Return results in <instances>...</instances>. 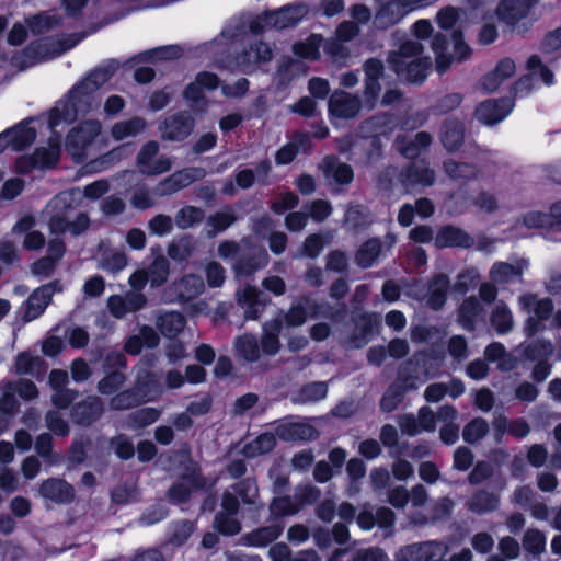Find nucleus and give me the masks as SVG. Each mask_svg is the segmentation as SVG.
Returning <instances> with one entry per match:
<instances>
[{"label": "nucleus", "mask_w": 561, "mask_h": 561, "mask_svg": "<svg viewBox=\"0 0 561 561\" xmlns=\"http://www.w3.org/2000/svg\"><path fill=\"white\" fill-rule=\"evenodd\" d=\"M523 310L529 313L525 331L533 335L543 329L542 321L548 320L552 313L553 305L549 298H538L536 295H524L519 298Z\"/></svg>", "instance_id": "1a4fd4ad"}, {"label": "nucleus", "mask_w": 561, "mask_h": 561, "mask_svg": "<svg viewBox=\"0 0 561 561\" xmlns=\"http://www.w3.org/2000/svg\"><path fill=\"white\" fill-rule=\"evenodd\" d=\"M236 220L234 215L231 210L227 209L219 211L214 216L209 217L208 225L210 227V233H218L228 228Z\"/></svg>", "instance_id": "680f3d73"}, {"label": "nucleus", "mask_w": 561, "mask_h": 561, "mask_svg": "<svg viewBox=\"0 0 561 561\" xmlns=\"http://www.w3.org/2000/svg\"><path fill=\"white\" fill-rule=\"evenodd\" d=\"M137 391L141 393L139 398H136V394L129 391L117 394L112 399V408L115 410L128 409L137 402L150 401L161 394V388L153 381L152 377H149L146 382H139Z\"/></svg>", "instance_id": "2eb2a0df"}, {"label": "nucleus", "mask_w": 561, "mask_h": 561, "mask_svg": "<svg viewBox=\"0 0 561 561\" xmlns=\"http://www.w3.org/2000/svg\"><path fill=\"white\" fill-rule=\"evenodd\" d=\"M325 50V41L320 35H310L302 42L294 45V53L302 58L316 60L320 57V48Z\"/></svg>", "instance_id": "72a5a7b5"}, {"label": "nucleus", "mask_w": 561, "mask_h": 561, "mask_svg": "<svg viewBox=\"0 0 561 561\" xmlns=\"http://www.w3.org/2000/svg\"><path fill=\"white\" fill-rule=\"evenodd\" d=\"M359 110V99L343 91H335L329 100V112L334 118H352Z\"/></svg>", "instance_id": "dca6fc26"}, {"label": "nucleus", "mask_w": 561, "mask_h": 561, "mask_svg": "<svg viewBox=\"0 0 561 561\" xmlns=\"http://www.w3.org/2000/svg\"><path fill=\"white\" fill-rule=\"evenodd\" d=\"M283 527L279 525H272L268 527L260 528L247 536V543L253 547H263L272 542L282 534Z\"/></svg>", "instance_id": "37998d69"}, {"label": "nucleus", "mask_w": 561, "mask_h": 561, "mask_svg": "<svg viewBox=\"0 0 561 561\" xmlns=\"http://www.w3.org/2000/svg\"><path fill=\"white\" fill-rule=\"evenodd\" d=\"M388 62L402 80L421 82L427 76L432 60L424 54V46L413 39L404 41L388 56Z\"/></svg>", "instance_id": "7ed1b4c3"}, {"label": "nucleus", "mask_w": 561, "mask_h": 561, "mask_svg": "<svg viewBox=\"0 0 561 561\" xmlns=\"http://www.w3.org/2000/svg\"><path fill=\"white\" fill-rule=\"evenodd\" d=\"M159 343V336L151 328H142L139 335H134L128 339L125 344L127 353L137 355L141 352L142 347L152 348Z\"/></svg>", "instance_id": "2f4dec72"}, {"label": "nucleus", "mask_w": 561, "mask_h": 561, "mask_svg": "<svg viewBox=\"0 0 561 561\" xmlns=\"http://www.w3.org/2000/svg\"><path fill=\"white\" fill-rule=\"evenodd\" d=\"M497 15L516 33L526 32L536 20L528 0H503L497 7Z\"/></svg>", "instance_id": "0eeeda50"}, {"label": "nucleus", "mask_w": 561, "mask_h": 561, "mask_svg": "<svg viewBox=\"0 0 561 561\" xmlns=\"http://www.w3.org/2000/svg\"><path fill=\"white\" fill-rule=\"evenodd\" d=\"M513 108L511 100H489L481 103L477 108L478 118L485 124H494L505 118Z\"/></svg>", "instance_id": "5701e85b"}, {"label": "nucleus", "mask_w": 561, "mask_h": 561, "mask_svg": "<svg viewBox=\"0 0 561 561\" xmlns=\"http://www.w3.org/2000/svg\"><path fill=\"white\" fill-rule=\"evenodd\" d=\"M38 391L35 385L30 381L22 379L18 382H8L0 388V432L8 428V422L4 419L5 414H9L16 410L18 402L16 396L21 399L28 401L36 398Z\"/></svg>", "instance_id": "423d86ee"}, {"label": "nucleus", "mask_w": 561, "mask_h": 561, "mask_svg": "<svg viewBox=\"0 0 561 561\" xmlns=\"http://www.w3.org/2000/svg\"><path fill=\"white\" fill-rule=\"evenodd\" d=\"M60 154V138L51 136L47 147L36 148L33 154L22 156L16 161V169L21 173L30 172L34 169L43 170L51 168L57 162Z\"/></svg>", "instance_id": "6e6552de"}, {"label": "nucleus", "mask_w": 561, "mask_h": 561, "mask_svg": "<svg viewBox=\"0 0 561 561\" xmlns=\"http://www.w3.org/2000/svg\"><path fill=\"white\" fill-rule=\"evenodd\" d=\"M233 515L234 514L221 512L216 516L215 524L220 533L236 535L240 531V525Z\"/></svg>", "instance_id": "e2e57ef3"}, {"label": "nucleus", "mask_w": 561, "mask_h": 561, "mask_svg": "<svg viewBox=\"0 0 561 561\" xmlns=\"http://www.w3.org/2000/svg\"><path fill=\"white\" fill-rule=\"evenodd\" d=\"M516 71L515 61L511 58L501 59L495 68L488 73L481 81V87L486 92H493L501 87V84Z\"/></svg>", "instance_id": "b1692460"}, {"label": "nucleus", "mask_w": 561, "mask_h": 561, "mask_svg": "<svg viewBox=\"0 0 561 561\" xmlns=\"http://www.w3.org/2000/svg\"><path fill=\"white\" fill-rule=\"evenodd\" d=\"M282 330V323L278 321L270 322L264 327L262 337V348L265 354L274 355L279 350L278 334Z\"/></svg>", "instance_id": "a18cd8bd"}, {"label": "nucleus", "mask_w": 561, "mask_h": 561, "mask_svg": "<svg viewBox=\"0 0 561 561\" xmlns=\"http://www.w3.org/2000/svg\"><path fill=\"white\" fill-rule=\"evenodd\" d=\"M271 58V48L265 43H259L255 48H251L238 58V66L242 71H248L253 64L267 61Z\"/></svg>", "instance_id": "e433bc0d"}, {"label": "nucleus", "mask_w": 561, "mask_h": 561, "mask_svg": "<svg viewBox=\"0 0 561 561\" xmlns=\"http://www.w3.org/2000/svg\"><path fill=\"white\" fill-rule=\"evenodd\" d=\"M35 225L32 216H24L12 228L13 234H23V248L28 251H38L45 244V237L35 229Z\"/></svg>", "instance_id": "f3484780"}, {"label": "nucleus", "mask_w": 561, "mask_h": 561, "mask_svg": "<svg viewBox=\"0 0 561 561\" xmlns=\"http://www.w3.org/2000/svg\"><path fill=\"white\" fill-rule=\"evenodd\" d=\"M193 130V119L188 114L170 116L160 125L162 138L169 140H182Z\"/></svg>", "instance_id": "6ab92c4d"}, {"label": "nucleus", "mask_w": 561, "mask_h": 561, "mask_svg": "<svg viewBox=\"0 0 561 561\" xmlns=\"http://www.w3.org/2000/svg\"><path fill=\"white\" fill-rule=\"evenodd\" d=\"M528 267V262L525 260L516 261L515 263H495L490 270V278L497 284H505L514 280L523 274Z\"/></svg>", "instance_id": "a878e982"}, {"label": "nucleus", "mask_w": 561, "mask_h": 561, "mask_svg": "<svg viewBox=\"0 0 561 561\" xmlns=\"http://www.w3.org/2000/svg\"><path fill=\"white\" fill-rule=\"evenodd\" d=\"M522 224L528 229L556 227L561 231V202L551 207L550 214L539 211L526 214Z\"/></svg>", "instance_id": "393cba45"}, {"label": "nucleus", "mask_w": 561, "mask_h": 561, "mask_svg": "<svg viewBox=\"0 0 561 561\" xmlns=\"http://www.w3.org/2000/svg\"><path fill=\"white\" fill-rule=\"evenodd\" d=\"M448 553V547L436 541L411 545L400 550L396 561H438Z\"/></svg>", "instance_id": "f8f14e48"}, {"label": "nucleus", "mask_w": 561, "mask_h": 561, "mask_svg": "<svg viewBox=\"0 0 561 561\" xmlns=\"http://www.w3.org/2000/svg\"><path fill=\"white\" fill-rule=\"evenodd\" d=\"M108 146L99 121L81 122L70 129L66 138V150L76 161H82Z\"/></svg>", "instance_id": "20e7f679"}, {"label": "nucleus", "mask_w": 561, "mask_h": 561, "mask_svg": "<svg viewBox=\"0 0 561 561\" xmlns=\"http://www.w3.org/2000/svg\"><path fill=\"white\" fill-rule=\"evenodd\" d=\"M128 151V148L125 146L117 147L98 160H94L90 163V168L94 172H101L112 165L114 162L121 160Z\"/></svg>", "instance_id": "864d4df0"}, {"label": "nucleus", "mask_w": 561, "mask_h": 561, "mask_svg": "<svg viewBox=\"0 0 561 561\" xmlns=\"http://www.w3.org/2000/svg\"><path fill=\"white\" fill-rule=\"evenodd\" d=\"M323 170L328 179H332L341 184L350 183L353 179L352 169L347 164L337 162L332 157L325 158Z\"/></svg>", "instance_id": "c9c22d12"}, {"label": "nucleus", "mask_w": 561, "mask_h": 561, "mask_svg": "<svg viewBox=\"0 0 561 561\" xmlns=\"http://www.w3.org/2000/svg\"><path fill=\"white\" fill-rule=\"evenodd\" d=\"M434 174L424 162H416L408 169L404 182L407 185L427 186L433 183Z\"/></svg>", "instance_id": "79ce46f5"}, {"label": "nucleus", "mask_w": 561, "mask_h": 561, "mask_svg": "<svg viewBox=\"0 0 561 561\" xmlns=\"http://www.w3.org/2000/svg\"><path fill=\"white\" fill-rule=\"evenodd\" d=\"M39 358L33 357L28 353H22L15 359V373L19 375L33 374L39 366Z\"/></svg>", "instance_id": "774afa93"}, {"label": "nucleus", "mask_w": 561, "mask_h": 561, "mask_svg": "<svg viewBox=\"0 0 561 561\" xmlns=\"http://www.w3.org/2000/svg\"><path fill=\"white\" fill-rule=\"evenodd\" d=\"M157 325L168 337L176 336L185 327V319L179 312H165L158 318Z\"/></svg>", "instance_id": "f704fd0d"}, {"label": "nucleus", "mask_w": 561, "mask_h": 561, "mask_svg": "<svg viewBox=\"0 0 561 561\" xmlns=\"http://www.w3.org/2000/svg\"><path fill=\"white\" fill-rule=\"evenodd\" d=\"M237 300L239 306L244 310L247 319L255 320L260 317L266 300L256 288L247 286L237 291Z\"/></svg>", "instance_id": "4be33fe9"}, {"label": "nucleus", "mask_w": 561, "mask_h": 561, "mask_svg": "<svg viewBox=\"0 0 561 561\" xmlns=\"http://www.w3.org/2000/svg\"><path fill=\"white\" fill-rule=\"evenodd\" d=\"M430 144L431 137L426 133L415 134L413 140L408 146L403 144L401 138H398L397 141L398 150L409 158L415 157L420 149L426 148Z\"/></svg>", "instance_id": "8fccbe9b"}, {"label": "nucleus", "mask_w": 561, "mask_h": 561, "mask_svg": "<svg viewBox=\"0 0 561 561\" xmlns=\"http://www.w3.org/2000/svg\"><path fill=\"white\" fill-rule=\"evenodd\" d=\"M275 436L271 433H264L244 447V454L248 457H255L271 451L275 446Z\"/></svg>", "instance_id": "de8ad7c7"}, {"label": "nucleus", "mask_w": 561, "mask_h": 561, "mask_svg": "<svg viewBox=\"0 0 561 561\" xmlns=\"http://www.w3.org/2000/svg\"><path fill=\"white\" fill-rule=\"evenodd\" d=\"M494 424L499 431L508 432L517 437H524L529 432L528 424L523 420L508 423L505 417H499Z\"/></svg>", "instance_id": "bf43d9fd"}, {"label": "nucleus", "mask_w": 561, "mask_h": 561, "mask_svg": "<svg viewBox=\"0 0 561 561\" xmlns=\"http://www.w3.org/2000/svg\"><path fill=\"white\" fill-rule=\"evenodd\" d=\"M497 497L490 493H479L470 501V508L474 512H485L497 506Z\"/></svg>", "instance_id": "338daca9"}, {"label": "nucleus", "mask_w": 561, "mask_h": 561, "mask_svg": "<svg viewBox=\"0 0 561 561\" xmlns=\"http://www.w3.org/2000/svg\"><path fill=\"white\" fill-rule=\"evenodd\" d=\"M485 356L491 362H497V366L502 370H510L515 366L514 358L506 354L504 346L500 343H493L488 346Z\"/></svg>", "instance_id": "09e8293b"}, {"label": "nucleus", "mask_w": 561, "mask_h": 561, "mask_svg": "<svg viewBox=\"0 0 561 561\" xmlns=\"http://www.w3.org/2000/svg\"><path fill=\"white\" fill-rule=\"evenodd\" d=\"M110 188L106 180L95 181L83 191L73 188L55 196L44 210L50 233L61 234L69 232L80 234L89 227L88 216L78 208L83 198L98 199Z\"/></svg>", "instance_id": "f257e3e1"}, {"label": "nucleus", "mask_w": 561, "mask_h": 561, "mask_svg": "<svg viewBox=\"0 0 561 561\" xmlns=\"http://www.w3.org/2000/svg\"><path fill=\"white\" fill-rule=\"evenodd\" d=\"M169 274V264L167 259L160 256L150 266L149 270V282L152 286L161 285Z\"/></svg>", "instance_id": "052dcab7"}, {"label": "nucleus", "mask_w": 561, "mask_h": 561, "mask_svg": "<svg viewBox=\"0 0 561 561\" xmlns=\"http://www.w3.org/2000/svg\"><path fill=\"white\" fill-rule=\"evenodd\" d=\"M359 33L357 24L345 21L336 28V39L325 41V53L330 56L331 60L339 65H344L348 58V50L342 44L343 42L352 41Z\"/></svg>", "instance_id": "9b49d317"}, {"label": "nucleus", "mask_w": 561, "mask_h": 561, "mask_svg": "<svg viewBox=\"0 0 561 561\" xmlns=\"http://www.w3.org/2000/svg\"><path fill=\"white\" fill-rule=\"evenodd\" d=\"M491 323L499 333H506L512 329L513 316L505 304H496L492 312Z\"/></svg>", "instance_id": "49530a36"}, {"label": "nucleus", "mask_w": 561, "mask_h": 561, "mask_svg": "<svg viewBox=\"0 0 561 561\" xmlns=\"http://www.w3.org/2000/svg\"><path fill=\"white\" fill-rule=\"evenodd\" d=\"M159 145L156 141L147 142L137 156V167L142 174L159 175L168 172L172 162L168 157L158 156Z\"/></svg>", "instance_id": "9d476101"}, {"label": "nucleus", "mask_w": 561, "mask_h": 561, "mask_svg": "<svg viewBox=\"0 0 561 561\" xmlns=\"http://www.w3.org/2000/svg\"><path fill=\"white\" fill-rule=\"evenodd\" d=\"M276 433L279 438L285 440H308L317 436L314 427L307 422H288L280 424Z\"/></svg>", "instance_id": "c85d7f7f"}, {"label": "nucleus", "mask_w": 561, "mask_h": 561, "mask_svg": "<svg viewBox=\"0 0 561 561\" xmlns=\"http://www.w3.org/2000/svg\"><path fill=\"white\" fill-rule=\"evenodd\" d=\"M62 287L59 282H54L47 285H44L36 290L33 291V294L28 297L26 305H25V311H24V320L25 321H32L39 317L46 307L49 305L51 296L56 291H61Z\"/></svg>", "instance_id": "4468645a"}, {"label": "nucleus", "mask_w": 561, "mask_h": 561, "mask_svg": "<svg viewBox=\"0 0 561 561\" xmlns=\"http://www.w3.org/2000/svg\"><path fill=\"white\" fill-rule=\"evenodd\" d=\"M145 128L146 122L142 118L135 117L114 124L111 129V136L114 140L121 141L140 134Z\"/></svg>", "instance_id": "473e14b6"}, {"label": "nucleus", "mask_w": 561, "mask_h": 561, "mask_svg": "<svg viewBox=\"0 0 561 561\" xmlns=\"http://www.w3.org/2000/svg\"><path fill=\"white\" fill-rule=\"evenodd\" d=\"M103 411L101 401L96 397H90L84 403L75 409V417L81 424H88L96 419Z\"/></svg>", "instance_id": "58836bf2"}, {"label": "nucleus", "mask_w": 561, "mask_h": 561, "mask_svg": "<svg viewBox=\"0 0 561 561\" xmlns=\"http://www.w3.org/2000/svg\"><path fill=\"white\" fill-rule=\"evenodd\" d=\"M529 76L534 79H540L546 85L553 83V73L542 65L537 56H531L527 61Z\"/></svg>", "instance_id": "5fc2aeb1"}, {"label": "nucleus", "mask_w": 561, "mask_h": 561, "mask_svg": "<svg viewBox=\"0 0 561 561\" xmlns=\"http://www.w3.org/2000/svg\"><path fill=\"white\" fill-rule=\"evenodd\" d=\"M202 218L203 213L201 209L193 206H186L178 213L175 221L180 228L186 229L201 221Z\"/></svg>", "instance_id": "13d9d810"}, {"label": "nucleus", "mask_w": 561, "mask_h": 561, "mask_svg": "<svg viewBox=\"0 0 561 561\" xmlns=\"http://www.w3.org/2000/svg\"><path fill=\"white\" fill-rule=\"evenodd\" d=\"M35 123L37 121L31 119L2 133L1 136H7L5 147H11L13 150L19 151L31 145L36 137Z\"/></svg>", "instance_id": "a211bd4d"}, {"label": "nucleus", "mask_w": 561, "mask_h": 561, "mask_svg": "<svg viewBox=\"0 0 561 561\" xmlns=\"http://www.w3.org/2000/svg\"><path fill=\"white\" fill-rule=\"evenodd\" d=\"M199 486H202V484L198 482L196 472L193 471L191 476L183 477V479L169 491V496L174 502H183L193 490Z\"/></svg>", "instance_id": "a19ab883"}, {"label": "nucleus", "mask_w": 561, "mask_h": 561, "mask_svg": "<svg viewBox=\"0 0 561 561\" xmlns=\"http://www.w3.org/2000/svg\"><path fill=\"white\" fill-rule=\"evenodd\" d=\"M364 71L366 103L373 107L381 90L378 80L382 76L383 65L378 59H369L364 64Z\"/></svg>", "instance_id": "aec40b11"}, {"label": "nucleus", "mask_w": 561, "mask_h": 561, "mask_svg": "<svg viewBox=\"0 0 561 561\" xmlns=\"http://www.w3.org/2000/svg\"><path fill=\"white\" fill-rule=\"evenodd\" d=\"M127 264L126 256L123 252H111L108 255L102 259L101 268L110 273H117L122 271Z\"/></svg>", "instance_id": "0e129e2a"}, {"label": "nucleus", "mask_w": 561, "mask_h": 561, "mask_svg": "<svg viewBox=\"0 0 561 561\" xmlns=\"http://www.w3.org/2000/svg\"><path fill=\"white\" fill-rule=\"evenodd\" d=\"M447 288L448 279L446 276H437L428 287L427 305L433 309H439L445 302Z\"/></svg>", "instance_id": "c03bdc74"}, {"label": "nucleus", "mask_w": 561, "mask_h": 561, "mask_svg": "<svg viewBox=\"0 0 561 561\" xmlns=\"http://www.w3.org/2000/svg\"><path fill=\"white\" fill-rule=\"evenodd\" d=\"M462 127L458 123H448L442 131V142L448 150H455L462 141Z\"/></svg>", "instance_id": "3c124183"}, {"label": "nucleus", "mask_w": 561, "mask_h": 561, "mask_svg": "<svg viewBox=\"0 0 561 561\" xmlns=\"http://www.w3.org/2000/svg\"><path fill=\"white\" fill-rule=\"evenodd\" d=\"M39 493L55 502H67L72 497L71 486L67 482L57 479H49L43 482Z\"/></svg>", "instance_id": "7c9ffc66"}, {"label": "nucleus", "mask_w": 561, "mask_h": 561, "mask_svg": "<svg viewBox=\"0 0 561 561\" xmlns=\"http://www.w3.org/2000/svg\"><path fill=\"white\" fill-rule=\"evenodd\" d=\"M204 176V171L199 169H185L172 174L164 182L159 185V191L162 194H170L182 187L190 185L197 179Z\"/></svg>", "instance_id": "cd10ccee"}, {"label": "nucleus", "mask_w": 561, "mask_h": 561, "mask_svg": "<svg viewBox=\"0 0 561 561\" xmlns=\"http://www.w3.org/2000/svg\"><path fill=\"white\" fill-rule=\"evenodd\" d=\"M108 69L92 71L82 82L77 84L67 98L56 104L49 112L47 123L53 134L69 123L73 122L78 113H83L99 105L94 99V92L111 78Z\"/></svg>", "instance_id": "f03ea898"}, {"label": "nucleus", "mask_w": 561, "mask_h": 561, "mask_svg": "<svg viewBox=\"0 0 561 561\" xmlns=\"http://www.w3.org/2000/svg\"><path fill=\"white\" fill-rule=\"evenodd\" d=\"M26 23L31 28L32 33L39 34L43 33L44 31L49 30L53 25L57 24L58 22L54 15L43 13L31 19H27Z\"/></svg>", "instance_id": "69168bd1"}, {"label": "nucleus", "mask_w": 561, "mask_h": 561, "mask_svg": "<svg viewBox=\"0 0 561 561\" xmlns=\"http://www.w3.org/2000/svg\"><path fill=\"white\" fill-rule=\"evenodd\" d=\"M307 8L300 4L266 13L260 18L261 27L276 30L291 27L300 22L307 15Z\"/></svg>", "instance_id": "ddd939ff"}, {"label": "nucleus", "mask_w": 561, "mask_h": 561, "mask_svg": "<svg viewBox=\"0 0 561 561\" xmlns=\"http://www.w3.org/2000/svg\"><path fill=\"white\" fill-rule=\"evenodd\" d=\"M302 502H297L290 497L275 499L271 505V512L274 516L291 515L299 511Z\"/></svg>", "instance_id": "4d7b16f0"}, {"label": "nucleus", "mask_w": 561, "mask_h": 561, "mask_svg": "<svg viewBox=\"0 0 561 561\" xmlns=\"http://www.w3.org/2000/svg\"><path fill=\"white\" fill-rule=\"evenodd\" d=\"M438 247H466L469 244V237L460 229L446 227L436 237Z\"/></svg>", "instance_id": "ea45409f"}, {"label": "nucleus", "mask_w": 561, "mask_h": 561, "mask_svg": "<svg viewBox=\"0 0 561 561\" xmlns=\"http://www.w3.org/2000/svg\"><path fill=\"white\" fill-rule=\"evenodd\" d=\"M317 307L313 302L310 300H305L301 304H298L297 306H294L290 308V310L287 312L285 319L286 324L288 327H299L302 325L308 317H314L318 314Z\"/></svg>", "instance_id": "4c0bfd02"}, {"label": "nucleus", "mask_w": 561, "mask_h": 561, "mask_svg": "<svg viewBox=\"0 0 561 561\" xmlns=\"http://www.w3.org/2000/svg\"><path fill=\"white\" fill-rule=\"evenodd\" d=\"M431 47L435 54L438 72L446 71L454 61L465 60L470 55V48L458 30H455L451 34V44L443 34L438 33L434 35Z\"/></svg>", "instance_id": "39448f33"}, {"label": "nucleus", "mask_w": 561, "mask_h": 561, "mask_svg": "<svg viewBox=\"0 0 561 561\" xmlns=\"http://www.w3.org/2000/svg\"><path fill=\"white\" fill-rule=\"evenodd\" d=\"M146 298L141 294H128L125 298L112 296L108 298V309L115 318H123L128 311H136L142 308Z\"/></svg>", "instance_id": "bb28decb"}, {"label": "nucleus", "mask_w": 561, "mask_h": 561, "mask_svg": "<svg viewBox=\"0 0 561 561\" xmlns=\"http://www.w3.org/2000/svg\"><path fill=\"white\" fill-rule=\"evenodd\" d=\"M236 347L247 360H256L259 358V346L254 336L243 335L236 342Z\"/></svg>", "instance_id": "6e6d98bb"}, {"label": "nucleus", "mask_w": 561, "mask_h": 561, "mask_svg": "<svg viewBox=\"0 0 561 561\" xmlns=\"http://www.w3.org/2000/svg\"><path fill=\"white\" fill-rule=\"evenodd\" d=\"M204 289V283L201 277L188 275L180 282L174 283L169 288L167 299L169 301L188 300L198 296Z\"/></svg>", "instance_id": "412c9836"}, {"label": "nucleus", "mask_w": 561, "mask_h": 561, "mask_svg": "<svg viewBox=\"0 0 561 561\" xmlns=\"http://www.w3.org/2000/svg\"><path fill=\"white\" fill-rule=\"evenodd\" d=\"M218 84L219 81L215 75L201 72L197 75L195 81L186 88L185 98L191 101H198L203 99L206 90H214Z\"/></svg>", "instance_id": "c756f323"}, {"label": "nucleus", "mask_w": 561, "mask_h": 561, "mask_svg": "<svg viewBox=\"0 0 561 561\" xmlns=\"http://www.w3.org/2000/svg\"><path fill=\"white\" fill-rule=\"evenodd\" d=\"M380 253V243L378 240L367 241L358 251L356 260L363 267L373 265Z\"/></svg>", "instance_id": "603ef678"}]
</instances>
